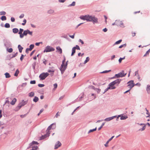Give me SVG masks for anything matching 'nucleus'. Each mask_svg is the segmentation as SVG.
<instances>
[{
	"mask_svg": "<svg viewBox=\"0 0 150 150\" xmlns=\"http://www.w3.org/2000/svg\"><path fill=\"white\" fill-rule=\"evenodd\" d=\"M79 18L81 19L86 20L87 21H93L94 23L98 22V19L96 18L90 16L89 15L81 16Z\"/></svg>",
	"mask_w": 150,
	"mask_h": 150,
	"instance_id": "1",
	"label": "nucleus"
},
{
	"mask_svg": "<svg viewBox=\"0 0 150 150\" xmlns=\"http://www.w3.org/2000/svg\"><path fill=\"white\" fill-rule=\"evenodd\" d=\"M65 59L64 58L63 60L62 61V64L60 68V70L61 71L62 74H63L64 71L67 68V61L65 64Z\"/></svg>",
	"mask_w": 150,
	"mask_h": 150,
	"instance_id": "2",
	"label": "nucleus"
},
{
	"mask_svg": "<svg viewBox=\"0 0 150 150\" xmlns=\"http://www.w3.org/2000/svg\"><path fill=\"white\" fill-rule=\"evenodd\" d=\"M49 75L47 73H43L41 74L39 76V77L40 80H43L45 79Z\"/></svg>",
	"mask_w": 150,
	"mask_h": 150,
	"instance_id": "3",
	"label": "nucleus"
},
{
	"mask_svg": "<svg viewBox=\"0 0 150 150\" xmlns=\"http://www.w3.org/2000/svg\"><path fill=\"white\" fill-rule=\"evenodd\" d=\"M54 48H53L50 46H47L46 47L44 51V52H48L51 51H54Z\"/></svg>",
	"mask_w": 150,
	"mask_h": 150,
	"instance_id": "4",
	"label": "nucleus"
},
{
	"mask_svg": "<svg viewBox=\"0 0 150 150\" xmlns=\"http://www.w3.org/2000/svg\"><path fill=\"white\" fill-rule=\"evenodd\" d=\"M127 84L128 85L127 86L128 87L129 89H131L134 85V84L133 81L132 80L129 81L127 83Z\"/></svg>",
	"mask_w": 150,
	"mask_h": 150,
	"instance_id": "5",
	"label": "nucleus"
},
{
	"mask_svg": "<svg viewBox=\"0 0 150 150\" xmlns=\"http://www.w3.org/2000/svg\"><path fill=\"white\" fill-rule=\"evenodd\" d=\"M126 74V73L125 74L124 72L122 71V72L119 73L117 74H116L115 76L117 78L122 77L124 76Z\"/></svg>",
	"mask_w": 150,
	"mask_h": 150,
	"instance_id": "6",
	"label": "nucleus"
},
{
	"mask_svg": "<svg viewBox=\"0 0 150 150\" xmlns=\"http://www.w3.org/2000/svg\"><path fill=\"white\" fill-rule=\"evenodd\" d=\"M27 103V102L26 101H24L23 100L21 103H20L18 106V107L20 109L22 106H23Z\"/></svg>",
	"mask_w": 150,
	"mask_h": 150,
	"instance_id": "7",
	"label": "nucleus"
},
{
	"mask_svg": "<svg viewBox=\"0 0 150 150\" xmlns=\"http://www.w3.org/2000/svg\"><path fill=\"white\" fill-rule=\"evenodd\" d=\"M114 85H112V84H111V83H110L109 84V87L107 88L105 90V92H106L108 90L111 89H115V87L114 86Z\"/></svg>",
	"mask_w": 150,
	"mask_h": 150,
	"instance_id": "8",
	"label": "nucleus"
},
{
	"mask_svg": "<svg viewBox=\"0 0 150 150\" xmlns=\"http://www.w3.org/2000/svg\"><path fill=\"white\" fill-rule=\"evenodd\" d=\"M116 25L121 27H124L123 23L122 21H116Z\"/></svg>",
	"mask_w": 150,
	"mask_h": 150,
	"instance_id": "9",
	"label": "nucleus"
},
{
	"mask_svg": "<svg viewBox=\"0 0 150 150\" xmlns=\"http://www.w3.org/2000/svg\"><path fill=\"white\" fill-rule=\"evenodd\" d=\"M62 145L61 143L59 142L58 141L56 144L55 146H54V149H57L59 147H60Z\"/></svg>",
	"mask_w": 150,
	"mask_h": 150,
	"instance_id": "10",
	"label": "nucleus"
},
{
	"mask_svg": "<svg viewBox=\"0 0 150 150\" xmlns=\"http://www.w3.org/2000/svg\"><path fill=\"white\" fill-rule=\"evenodd\" d=\"M53 125L54 126V128H53V129L55 128L56 127L55 125L54 124H52L48 127L47 130H46V132H48V133H50V130L51 129Z\"/></svg>",
	"mask_w": 150,
	"mask_h": 150,
	"instance_id": "11",
	"label": "nucleus"
},
{
	"mask_svg": "<svg viewBox=\"0 0 150 150\" xmlns=\"http://www.w3.org/2000/svg\"><path fill=\"white\" fill-rule=\"evenodd\" d=\"M121 81V80L120 79H117L115 81L111 82V84H112V85H115V84L117 83L119 84L120 83Z\"/></svg>",
	"mask_w": 150,
	"mask_h": 150,
	"instance_id": "12",
	"label": "nucleus"
},
{
	"mask_svg": "<svg viewBox=\"0 0 150 150\" xmlns=\"http://www.w3.org/2000/svg\"><path fill=\"white\" fill-rule=\"evenodd\" d=\"M50 133H48V132H46V134L42 136L41 137L40 140H42L43 139L45 138L48 137L49 136Z\"/></svg>",
	"mask_w": 150,
	"mask_h": 150,
	"instance_id": "13",
	"label": "nucleus"
},
{
	"mask_svg": "<svg viewBox=\"0 0 150 150\" xmlns=\"http://www.w3.org/2000/svg\"><path fill=\"white\" fill-rule=\"evenodd\" d=\"M116 117V116H115L110 117L107 118L106 119H105L104 120L106 121H109L111 120H112L113 119Z\"/></svg>",
	"mask_w": 150,
	"mask_h": 150,
	"instance_id": "14",
	"label": "nucleus"
},
{
	"mask_svg": "<svg viewBox=\"0 0 150 150\" xmlns=\"http://www.w3.org/2000/svg\"><path fill=\"white\" fill-rule=\"evenodd\" d=\"M57 52L61 54L62 53V50L61 48L59 47H56Z\"/></svg>",
	"mask_w": 150,
	"mask_h": 150,
	"instance_id": "15",
	"label": "nucleus"
},
{
	"mask_svg": "<svg viewBox=\"0 0 150 150\" xmlns=\"http://www.w3.org/2000/svg\"><path fill=\"white\" fill-rule=\"evenodd\" d=\"M23 31V29H22L20 28V29L18 33V34H20V37L21 38H22L23 37V35H22L23 34L22 33V32Z\"/></svg>",
	"mask_w": 150,
	"mask_h": 150,
	"instance_id": "16",
	"label": "nucleus"
},
{
	"mask_svg": "<svg viewBox=\"0 0 150 150\" xmlns=\"http://www.w3.org/2000/svg\"><path fill=\"white\" fill-rule=\"evenodd\" d=\"M76 47H73L72 48V53L71 54V56H73L74 54L76 52Z\"/></svg>",
	"mask_w": 150,
	"mask_h": 150,
	"instance_id": "17",
	"label": "nucleus"
},
{
	"mask_svg": "<svg viewBox=\"0 0 150 150\" xmlns=\"http://www.w3.org/2000/svg\"><path fill=\"white\" fill-rule=\"evenodd\" d=\"M18 48L19 49V52L21 53L22 52L23 48L20 45H19L18 46Z\"/></svg>",
	"mask_w": 150,
	"mask_h": 150,
	"instance_id": "18",
	"label": "nucleus"
},
{
	"mask_svg": "<svg viewBox=\"0 0 150 150\" xmlns=\"http://www.w3.org/2000/svg\"><path fill=\"white\" fill-rule=\"evenodd\" d=\"M17 100L16 98H14L10 103L12 105H14L16 102Z\"/></svg>",
	"mask_w": 150,
	"mask_h": 150,
	"instance_id": "19",
	"label": "nucleus"
},
{
	"mask_svg": "<svg viewBox=\"0 0 150 150\" xmlns=\"http://www.w3.org/2000/svg\"><path fill=\"white\" fill-rule=\"evenodd\" d=\"M13 32L14 33H17L18 31V30L17 28H14L13 29Z\"/></svg>",
	"mask_w": 150,
	"mask_h": 150,
	"instance_id": "20",
	"label": "nucleus"
},
{
	"mask_svg": "<svg viewBox=\"0 0 150 150\" xmlns=\"http://www.w3.org/2000/svg\"><path fill=\"white\" fill-rule=\"evenodd\" d=\"M4 74L6 78H9L11 77V76L7 72L5 73Z\"/></svg>",
	"mask_w": 150,
	"mask_h": 150,
	"instance_id": "21",
	"label": "nucleus"
},
{
	"mask_svg": "<svg viewBox=\"0 0 150 150\" xmlns=\"http://www.w3.org/2000/svg\"><path fill=\"white\" fill-rule=\"evenodd\" d=\"M146 90L148 92V93H150V86L148 85L147 86V87L146 88Z\"/></svg>",
	"mask_w": 150,
	"mask_h": 150,
	"instance_id": "22",
	"label": "nucleus"
},
{
	"mask_svg": "<svg viewBox=\"0 0 150 150\" xmlns=\"http://www.w3.org/2000/svg\"><path fill=\"white\" fill-rule=\"evenodd\" d=\"M96 129H97V128H96H96H95V129H90V130H89V131L88 133H89L91 132H93L94 131H96Z\"/></svg>",
	"mask_w": 150,
	"mask_h": 150,
	"instance_id": "23",
	"label": "nucleus"
},
{
	"mask_svg": "<svg viewBox=\"0 0 150 150\" xmlns=\"http://www.w3.org/2000/svg\"><path fill=\"white\" fill-rule=\"evenodd\" d=\"M127 118V116H124L122 115L120 119L121 120H124L126 119Z\"/></svg>",
	"mask_w": 150,
	"mask_h": 150,
	"instance_id": "24",
	"label": "nucleus"
},
{
	"mask_svg": "<svg viewBox=\"0 0 150 150\" xmlns=\"http://www.w3.org/2000/svg\"><path fill=\"white\" fill-rule=\"evenodd\" d=\"M38 100L39 99L38 98L35 96L34 98L33 99V101L35 102H36L38 101Z\"/></svg>",
	"mask_w": 150,
	"mask_h": 150,
	"instance_id": "25",
	"label": "nucleus"
},
{
	"mask_svg": "<svg viewBox=\"0 0 150 150\" xmlns=\"http://www.w3.org/2000/svg\"><path fill=\"white\" fill-rule=\"evenodd\" d=\"M19 70L18 69H17L16 71V72L14 74V76H18V74L19 73Z\"/></svg>",
	"mask_w": 150,
	"mask_h": 150,
	"instance_id": "26",
	"label": "nucleus"
},
{
	"mask_svg": "<svg viewBox=\"0 0 150 150\" xmlns=\"http://www.w3.org/2000/svg\"><path fill=\"white\" fill-rule=\"evenodd\" d=\"M34 93L33 92H31L29 94V96L30 97H33L34 96Z\"/></svg>",
	"mask_w": 150,
	"mask_h": 150,
	"instance_id": "27",
	"label": "nucleus"
},
{
	"mask_svg": "<svg viewBox=\"0 0 150 150\" xmlns=\"http://www.w3.org/2000/svg\"><path fill=\"white\" fill-rule=\"evenodd\" d=\"M34 45L33 44L31 45L30 46V48H29L30 50V51H31L34 48Z\"/></svg>",
	"mask_w": 150,
	"mask_h": 150,
	"instance_id": "28",
	"label": "nucleus"
},
{
	"mask_svg": "<svg viewBox=\"0 0 150 150\" xmlns=\"http://www.w3.org/2000/svg\"><path fill=\"white\" fill-rule=\"evenodd\" d=\"M90 59L89 57H86V60L84 62V64L86 63L87 62L89 61V60Z\"/></svg>",
	"mask_w": 150,
	"mask_h": 150,
	"instance_id": "29",
	"label": "nucleus"
},
{
	"mask_svg": "<svg viewBox=\"0 0 150 150\" xmlns=\"http://www.w3.org/2000/svg\"><path fill=\"white\" fill-rule=\"evenodd\" d=\"M150 52V49H149L148 51L146 52V54L144 55V57H146L149 54V52Z\"/></svg>",
	"mask_w": 150,
	"mask_h": 150,
	"instance_id": "30",
	"label": "nucleus"
},
{
	"mask_svg": "<svg viewBox=\"0 0 150 150\" xmlns=\"http://www.w3.org/2000/svg\"><path fill=\"white\" fill-rule=\"evenodd\" d=\"M27 32H28V30H25L24 31L23 33L22 34L23 35V37L24 36V35H27L28 34Z\"/></svg>",
	"mask_w": 150,
	"mask_h": 150,
	"instance_id": "31",
	"label": "nucleus"
},
{
	"mask_svg": "<svg viewBox=\"0 0 150 150\" xmlns=\"http://www.w3.org/2000/svg\"><path fill=\"white\" fill-rule=\"evenodd\" d=\"M125 58V57H124L123 58H120L119 59V62L120 63L122 61V60L124 59Z\"/></svg>",
	"mask_w": 150,
	"mask_h": 150,
	"instance_id": "32",
	"label": "nucleus"
},
{
	"mask_svg": "<svg viewBox=\"0 0 150 150\" xmlns=\"http://www.w3.org/2000/svg\"><path fill=\"white\" fill-rule=\"evenodd\" d=\"M7 51L11 53L13 52V50L12 48H10L9 49H7Z\"/></svg>",
	"mask_w": 150,
	"mask_h": 150,
	"instance_id": "33",
	"label": "nucleus"
},
{
	"mask_svg": "<svg viewBox=\"0 0 150 150\" xmlns=\"http://www.w3.org/2000/svg\"><path fill=\"white\" fill-rule=\"evenodd\" d=\"M93 96V97L91 98L93 99H94L96 98V96L93 93H92L91 94V95L90 96Z\"/></svg>",
	"mask_w": 150,
	"mask_h": 150,
	"instance_id": "34",
	"label": "nucleus"
},
{
	"mask_svg": "<svg viewBox=\"0 0 150 150\" xmlns=\"http://www.w3.org/2000/svg\"><path fill=\"white\" fill-rule=\"evenodd\" d=\"M6 17L5 16H3L1 17V19L2 21L6 20Z\"/></svg>",
	"mask_w": 150,
	"mask_h": 150,
	"instance_id": "35",
	"label": "nucleus"
},
{
	"mask_svg": "<svg viewBox=\"0 0 150 150\" xmlns=\"http://www.w3.org/2000/svg\"><path fill=\"white\" fill-rule=\"evenodd\" d=\"M5 27L6 28H9L10 27V25L8 23H6L5 25Z\"/></svg>",
	"mask_w": 150,
	"mask_h": 150,
	"instance_id": "36",
	"label": "nucleus"
},
{
	"mask_svg": "<svg viewBox=\"0 0 150 150\" xmlns=\"http://www.w3.org/2000/svg\"><path fill=\"white\" fill-rule=\"evenodd\" d=\"M122 40H119L118 41H116L115 42V44H119L122 42Z\"/></svg>",
	"mask_w": 150,
	"mask_h": 150,
	"instance_id": "37",
	"label": "nucleus"
},
{
	"mask_svg": "<svg viewBox=\"0 0 150 150\" xmlns=\"http://www.w3.org/2000/svg\"><path fill=\"white\" fill-rule=\"evenodd\" d=\"M146 128V125H144L142 129H139V131H142L144 130Z\"/></svg>",
	"mask_w": 150,
	"mask_h": 150,
	"instance_id": "38",
	"label": "nucleus"
},
{
	"mask_svg": "<svg viewBox=\"0 0 150 150\" xmlns=\"http://www.w3.org/2000/svg\"><path fill=\"white\" fill-rule=\"evenodd\" d=\"M126 46V44H124L123 45H122L120 46L119 47V48H122V47H125Z\"/></svg>",
	"mask_w": 150,
	"mask_h": 150,
	"instance_id": "39",
	"label": "nucleus"
},
{
	"mask_svg": "<svg viewBox=\"0 0 150 150\" xmlns=\"http://www.w3.org/2000/svg\"><path fill=\"white\" fill-rule=\"evenodd\" d=\"M111 71V70H108V71H107V70L105 71H103L102 72H101V73H108V72L110 71Z\"/></svg>",
	"mask_w": 150,
	"mask_h": 150,
	"instance_id": "40",
	"label": "nucleus"
},
{
	"mask_svg": "<svg viewBox=\"0 0 150 150\" xmlns=\"http://www.w3.org/2000/svg\"><path fill=\"white\" fill-rule=\"evenodd\" d=\"M48 71L49 72H52V73H51V74H52V76L53 75V73L54 72V71L53 70H48Z\"/></svg>",
	"mask_w": 150,
	"mask_h": 150,
	"instance_id": "41",
	"label": "nucleus"
},
{
	"mask_svg": "<svg viewBox=\"0 0 150 150\" xmlns=\"http://www.w3.org/2000/svg\"><path fill=\"white\" fill-rule=\"evenodd\" d=\"M54 12V11L52 10H50L48 11V13H52Z\"/></svg>",
	"mask_w": 150,
	"mask_h": 150,
	"instance_id": "42",
	"label": "nucleus"
},
{
	"mask_svg": "<svg viewBox=\"0 0 150 150\" xmlns=\"http://www.w3.org/2000/svg\"><path fill=\"white\" fill-rule=\"evenodd\" d=\"M6 14V12L5 11H2L0 13V14L1 15H5Z\"/></svg>",
	"mask_w": 150,
	"mask_h": 150,
	"instance_id": "43",
	"label": "nucleus"
},
{
	"mask_svg": "<svg viewBox=\"0 0 150 150\" xmlns=\"http://www.w3.org/2000/svg\"><path fill=\"white\" fill-rule=\"evenodd\" d=\"M75 3H76L75 1H73L71 4L69 5V6H74L75 5Z\"/></svg>",
	"mask_w": 150,
	"mask_h": 150,
	"instance_id": "44",
	"label": "nucleus"
},
{
	"mask_svg": "<svg viewBox=\"0 0 150 150\" xmlns=\"http://www.w3.org/2000/svg\"><path fill=\"white\" fill-rule=\"evenodd\" d=\"M23 23H22V24L23 25H25L26 22V19H24L23 21Z\"/></svg>",
	"mask_w": 150,
	"mask_h": 150,
	"instance_id": "45",
	"label": "nucleus"
},
{
	"mask_svg": "<svg viewBox=\"0 0 150 150\" xmlns=\"http://www.w3.org/2000/svg\"><path fill=\"white\" fill-rule=\"evenodd\" d=\"M28 34H29L30 35H32V32L30 31L29 30H28Z\"/></svg>",
	"mask_w": 150,
	"mask_h": 150,
	"instance_id": "46",
	"label": "nucleus"
},
{
	"mask_svg": "<svg viewBox=\"0 0 150 150\" xmlns=\"http://www.w3.org/2000/svg\"><path fill=\"white\" fill-rule=\"evenodd\" d=\"M36 82L35 80L31 81L30 82V83L32 84H35V83Z\"/></svg>",
	"mask_w": 150,
	"mask_h": 150,
	"instance_id": "47",
	"label": "nucleus"
},
{
	"mask_svg": "<svg viewBox=\"0 0 150 150\" xmlns=\"http://www.w3.org/2000/svg\"><path fill=\"white\" fill-rule=\"evenodd\" d=\"M60 112H57V113L56 114V115L55 116V117L57 118L58 116H59L60 115L59 114H60Z\"/></svg>",
	"mask_w": 150,
	"mask_h": 150,
	"instance_id": "48",
	"label": "nucleus"
},
{
	"mask_svg": "<svg viewBox=\"0 0 150 150\" xmlns=\"http://www.w3.org/2000/svg\"><path fill=\"white\" fill-rule=\"evenodd\" d=\"M109 142L108 141L107 142H106V144H105V146L106 147H107L108 146V144Z\"/></svg>",
	"mask_w": 150,
	"mask_h": 150,
	"instance_id": "49",
	"label": "nucleus"
},
{
	"mask_svg": "<svg viewBox=\"0 0 150 150\" xmlns=\"http://www.w3.org/2000/svg\"><path fill=\"white\" fill-rule=\"evenodd\" d=\"M38 144V143L37 142L33 141L32 142V144Z\"/></svg>",
	"mask_w": 150,
	"mask_h": 150,
	"instance_id": "50",
	"label": "nucleus"
},
{
	"mask_svg": "<svg viewBox=\"0 0 150 150\" xmlns=\"http://www.w3.org/2000/svg\"><path fill=\"white\" fill-rule=\"evenodd\" d=\"M38 86L40 87H42L44 86V85L43 84H38Z\"/></svg>",
	"mask_w": 150,
	"mask_h": 150,
	"instance_id": "51",
	"label": "nucleus"
},
{
	"mask_svg": "<svg viewBox=\"0 0 150 150\" xmlns=\"http://www.w3.org/2000/svg\"><path fill=\"white\" fill-rule=\"evenodd\" d=\"M96 91L98 93H99L100 92L101 90L100 89H98L97 88V89H96Z\"/></svg>",
	"mask_w": 150,
	"mask_h": 150,
	"instance_id": "52",
	"label": "nucleus"
},
{
	"mask_svg": "<svg viewBox=\"0 0 150 150\" xmlns=\"http://www.w3.org/2000/svg\"><path fill=\"white\" fill-rule=\"evenodd\" d=\"M38 148V147L37 146H34V147H32V149H34V150H36Z\"/></svg>",
	"mask_w": 150,
	"mask_h": 150,
	"instance_id": "53",
	"label": "nucleus"
},
{
	"mask_svg": "<svg viewBox=\"0 0 150 150\" xmlns=\"http://www.w3.org/2000/svg\"><path fill=\"white\" fill-rule=\"evenodd\" d=\"M24 16V15L23 14H21L19 16V18H23Z\"/></svg>",
	"mask_w": 150,
	"mask_h": 150,
	"instance_id": "54",
	"label": "nucleus"
},
{
	"mask_svg": "<svg viewBox=\"0 0 150 150\" xmlns=\"http://www.w3.org/2000/svg\"><path fill=\"white\" fill-rule=\"evenodd\" d=\"M54 88L55 89H56L57 88V83H55L54 84Z\"/></svg>",
	"mask_w": 150,
	"mask_h": 150,
	"instance_id": "55",
	"label": "nucleus"
},
{
	"mask_svg": "<svg viewBox=\"0 0 150 150\" xmlns=\"http://www.w3.org/2000/svg\"><path fill=\"white\" fill-rule=\"evenodd\" d=\"M24 55L23 54H22L21 57L20 58V60L21 61H22L23 59Z\"/></svg>",
	"mask_w": 150,
	"mask_h": 150,
	"instance_id": "56",
	"label": "nucleus"
},
{
	"mask_svg": "<svg viewBox=\"0 0 150 150\" xmlns=\"http://www.w3.org/2000/svg\"><path fill=\"white\" fill-rule=\"evenodd\" d=\"M17 54H18V52H16L14 54H13L12 57H15L17 55Z\"/></svg>",
	"mask_w": 150,
	"mask_h": 150,
	"instance_id": "57",
	"label": "nucleus"
},
{
	"mask_svg": "<svg viewBox=\"0 0 150 150\" xmlns=\"http://www.w3.org/2000/svg\"><path fill=\"white\" fill-rule=\"evenodd\" d=\"M132 36H134L136 35V33L134 32H132Z\"/></svg>",
	"mask_w": 150,
	"mask_h": 150,
	"instance_id": "58",
	"label": "nucleus"
},
{
	"mask_svg": "<svg viewBox=\"0 0 150 150\" xmlns=\"http://www.w3.org/2000/svg\"><path fill=\"white\" fill-rule=\"evenodd\" d=\"M15 18L13 17H11V21L12 22H13L15 21Z\"/></svg>",
	"mask_w": 150,
	"mask_h": 150,
	"instance_id": "59",
	"label": "nucleus"
},
{
	"mask_svg": "<svg viewBox=\"0 0 150 150\" xmlns=\"http://www.w3.org/2000/svg\"><path fill=\"white\" fill-rule=\"evenodd\" d=\"M79 41L81 42L82 45L84 44L83 42L81 39H79Z\"/></svg>",
	"mask_w": 150,
	"mask_h": 150,
	"instance_id": "60",
	"label": "nucleus"
},
{
	"mask_svg": "<svg viewBox=\"0 0 150 150\" xmlns=\"http://www.w3.org/2000/svg\"><path fill=\"white\" fill-rule=\"evenodd\" d=\"M114 136H112L111 138H110V139H109L108 141L110 142V141H111L112 139L114 138Z\"/></svg>",
	"mask_w": 150,
	"mask_h": 150,
	"instance_id": "61",
	"label": "nucleus"
},
{
	"mask_svg": "<svg viewBox=\"0 0 150 150\" xmlns=\"http://www.w3.org/2000/svg\"><path fill=\"white\" fill-rule=\"evenodd\" d=\"M30 51V50L29 48H27L25 52L27 53H28V51Z\"/></svg>",
	"mask_w": 150,
	"mask_h": 150,
	"instance_id": "62",
	"label": "nucleus"
},
{
	"mask_svg": "<svg viewBox=\"0 0 150 150\" xmlns=\"http://www.w3.org/2000/svg\"><path fill=\"white\" fill-rule=\"evenodd\" d=\"M75 47H76V49H77V50H80V47L78 45H76Z\"/></svg>",
	"mask_w": 150,
	"mask_h": 150,
	"instance_id": "63",
	"label": "nucleus"
},
{
	"mask_svg": "<svg viewBox=\"0 0 150 150\" xmlns=\"http://www.w3.org/2000/svg\"><path fill=\"white\" fill-rule=\"evenodd\" d=\"M91 88H92V89H93V90H94L95 91H96V89H97V88L94 87V86H91Z\"/></svg>",
	"mask_w": 150,
	"mask_h": 150,
	"instance_id": "64",
	"label": "nucleus"
}]
</instances>
